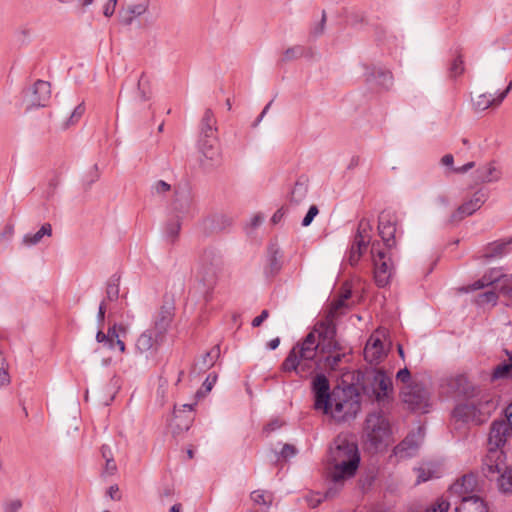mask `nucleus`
I'll list each match as a JSON object with an SVG mask.
<instances>
[{"instance_id":"nucleus-1","label":"nucleus","mask_w":512,"mask_h":512,"mask_svg":"<svg viewBox=\"0 0 512 512\" xmlns=\"http://www.w3.org/2000/svg\"><path fill=\"white\" fill-rule=\"evenodd\" d=\"M360 460L358 445L338 435L330 446L327 468V476L333 485L325 491L323 497L316 500V504L321 503L323 499L334 498L341 490L344 481L356 474Z\"/></svg>"},{"instance_id":"nucleus-2","label":"nucleus","mask_w":512,"mask_h":512,"mask_svg":"<svg viewBox=\"0 0 512 512\" xmlns=\"http://www.w3.org/2000/svg\"><path fill=\"white\" fill-rule=\"evenodd\" d=\"M318 349L315 332H309L289 351L281 364V370L286 373L294 372L301 378L311 376L319 368L320 361L316 359Z\"/></svg>"},{"instance_id":"nucleus-3","label":"nucleus","mask_w":512,"mask_h":512,"mask_svg":"<svg viewBox=\"0 0 512 512\" xmlns=\"http://www.w3.org/2000/svg\"><path fill=\"white\" fill-rule=\"evenodd\" d=\"M357 383L364 393L375 398L378 403H389L393 400V382L382 369L357 374Z\"/></svg>"},{"instance_id":"nucleus-4","label":"nucleus","mask_w":512,"mask_h":512,"mask_svg":"<svg viewBox=\"0 0 512 512\" xmlns=\"http://www.w3.org/2000/svg\"><path fill=\"white\" fill-rule=\"evenodd\" d=\"M364 432L370 447L375 450L387 445L392 431L383 411H374L367 415Z\"/></svg>"},{"instance_id":"nucleus-5","label":"nucleus","mask_w":512,"mask_h":512,"mask_svg":"<svg viewBox=\"0 0 512 512\" xmlns=\"http://www.w3.org/2000/svg\"><path fill=\"white\" fill-rule=\"evenodd\" d=\"M373 265L374 279L378 287H386L395 273L393 263L394 251L383 249L379 241H373L370 249Z\"/></svg>"},{"instance_id":"nucleus-6","label":"nucleus","mask_w":512,"mask_h":512,"mask_svg":"<svg viewBox=\"0 0 512 512\" xmlns=\"http://www.w3.org/2000/svg\"><path fill=\"white\" fill-rule=\"evenodd\" d=\"M361 409L360 394L355 385L340 390L337 400L329 412L338 421H349L356 417Z\"/></svg>"},{"instance_id":"nucleus-7","label":"nucleus","mask_w":512,"mask_h":512,"mask_svg":"<svg viewBox=\"0 0 512 512\" xmlns=\"http://www.w3.org/2000/svg\"><path fill=\"white\" fill-rule=\"evenodd\" d=\"M311 389L314 395V408L328 414L332 410L333 402L337 400L341 389L338 387L331 391L330 382L323 373H319L313 378Z\"/></svg>"},{"instance_id":"nucleus-8","label":"nucleus","mask_w":512,"mask_h":512,"mask_svg":"<svg viewBox=\"0 0 512 512\" xmlns=\"http://www.w3.org/2000/svg\"><path fill=\"white\" fill-rule=\"evenodd\" d=\"M311 332H315L316 341L319 343L321 353H330L342 349V345L335 338L337 328L333 318L320 321Z\"/></svg>"},{"instance_id":"nucleus-9","label":"nucleus","mask_w":512,"mask_h":512,"mask_svg":"<svg viewBox=\"0 0 512 512\" xmlns=\"http://www.w3.org/2000/svg\"><path fill=\"white\" fill-rule=\"evenodd\" d=\"M372 225L368 219H361L354 240L348 252L347 260L351 266L358 264L363 253L366 251L370 241Z\"/></svg>"},{"instance_id":"nucleus-10","label":"nucleus","mask_w":512,"mask_h":512,"mask_svg":"<svg viewBox=\"0 0 512 512\" xmlns=\"http://www.w3.org/2000/svg\"><path fill=\"white\" fill-rule=\"evenodd\" d=\"M402 401L413 411L428 412L429 391L420 383L412 382L403 387Z\"/></svg>"},{"instance_id":"nucleus-11","label":"nucleus","mask_w":512,"mask_h":512,"mask_svg":"<svg viewBox=\"0 0 512 512\" xmlns=\"http://www.w3.org/2000/svg\"><path fill=\"white\" fill-rule=\"evenodd\" d=\"M365 82L375 88L388 90L393 84L392 73L374 64H362Z\"/></svg>"},{"instance_id":"nucleus-12","label":"nucleus","mask_w":512,"mask_h":512,"mask_svg":"<svg viewBox=\"0 0 512 512\" xmlns=\"http://www.w3.org/2000/svg\"><path fill=\"white\" fill-rule=\"evenodd\" d=\"M175 315L174 302L165 300L153 317L150 330L165 339L168 328L170 327Z\"/></svg>"},{"instance_id":"nucleus-13","label":"nucleus","mask_w":512,"mask_h":512,"mask_svg":"<svg viewBox=\"0 0 512 512\" xmlns=\"http://www.w3.org/2000/svg\"><path fill=\"white\" fill-rule=\"evenodd\" d=\"M423 438L424 430L419 426L415 431L410 432L394 447L393 454L399 459H406L415 456Z\"/></svg>"},{"instance_id":"nucleus-14","label":"nucleus","mask_w":512,"mask_h":512,"mask_svg":"<svg viewBox=\"0 0 512 512\" xmlns=\"http://www.w3.org/2000/svg\"><path fill=\"white\" fill-rule=\"evenodd\" d=\"M193 210V197L189 190L179 189L175 191V198L171 203L172 216L184 219Z\"/></svg>"},{"instance_id":"nucleus-15","label":"nucleus","mask_w":512,"mask_h":512,"mask_svg":"<svg viewBox=\"0 0 512 512\" xmlns=\"http://www.w3.org/2000/svg\"><path fill=\"white\" fill-rule=\"evenodd\" d=\"M222 271L212 270L206 267L199 266L197 272V280L201 286V291L205 302L212 299L213 290L218 283V279Z\"/></svg>"},{"instance_id":"nucleus-16","label":"nucleus","mask_w":512,"mask_h":512,"mask_svg":"<svg viewBox=\"0 0 512 512\" xmlns=\"http://www.w3.org/2000/svg\"><path fill=\"white\" fill-rule=\"evenodd\" d=\"M512 428L504 420L494 421L491 424L488 436V446L491 453L497 452V449L504 446L507 436L511 433Z\"/></svg>"},{"instance_id":"nucleus-17","label":"nucleus","mask_w":512,"mask_h":512,"mask_svg":"<svg viewBox=\"0 0 512 512\" xmlns=\"http://www.w3.org/2000/svg\"><path fill=\"white\" fill-rule=\"evenodd\" d=\"M486 199L487 195L482 190L476 191L470 200L465 201L450 216V221H460L465 217L472 215L481 208Z\"/></svg>"},{"instance_id":"nucleus-18","label":"nucleus","mask_w":512,"mask_h":512,"mask_svg":"<svg viewBox=\"0 0 512 512\" xmlns=\"http://www.w3.org/2000/svg\"><path fill=\"white\" fill-rule=\"evenodd\" d=\"M165 339L158 337L156 333L150 329L145 330L136 341V349L140 353L149 352L151 355L156 353Z\"/></svg>"},{"instance_id":"nucleus-19","label":"nucleus","mask_w":512,"mask_h":512,"mask_svg":"<svg viewBox=\"0 0 512 512\" xmlns=\"http://www.w3.org/2000/svg\"><path fill=\"white\" fill-rule=\"evenodd\" d=\"M51 97L50 83L44 80H37L31 89L30 102L34 107H44Z\"/></svg>"},{"instance_id":"nucleus-20","label":"nucleus","mask_w":512,"mask_h":512,"mask_svg":"<svg viewBox=\"0 0 512 512\" xmlns=\"http://www.w3.org/2000/svg\"><path fill=\"white\" fill-rule=\"evenodd\" d=\"M386 355L384 344L380 338L371 336L364 348V358L371 364H378Z\"/></svg>"},{"instance_id":"nucleus-21","label":"nucleus","mask_w":512,"mask_h":512,"mask_svg":"<svg viewBox=\"0 0 512 512\" xmlns=\"http://www.w3.org/2000/svg\"><path fill=\"white\" fill-rule=\"evenodd\" d=\"M195 405L196 403L183 404L180 408L174 407L173 415L176 421L175 428L179 431H187L192 425L194 419L192 412Z\"/></svg>"},{"instance_id":"nucleus-22","label":"nucleus","mask_w":512,"mask_h":512,"mask_svg":"<svg viewBox=\"0 0 512 512\" xmlns=\"http://www.w3.org/2000/svg\"><path fill=\"white\" fill-rule=\"evenodd\" d=\"M199 266L223 271L224 260L222 253L214 247L206 248L200 257Z\"/></svg>"},{"instance_id":"nucleus-23","label":"nucleus","mask_w":512,"mask_h":512,"mask_svg":"<svg viewBox=\"0 0 512 512\" xmlns=\"http://www.w3.org/2000/svg\"><path fill=\"white\" fill-rule=\"evenodd\" d=\"M268 263L265 267L264 273L266 277H275L282 269V253L280 248L276 244H271L268 248Z\"/></svg>"},{"instance_id":"nucleus-24","label":"nucleus","mask_w":512,"mask_h":512,"mask_svg":"<svg viewBox=\"0 0 512 512\" xmlns=\"http://www.w3.org/2000/svg\"><path fill=\"white\" fill-rule=\"evenodd\" d=\"M455 512H488L487 503L477 495L463 496Z\"/></svg>"},{"instance_id":"nucleus-25","label":"nucleus","mask_w":512,"mask_h":512,"mask_svg":"<svg viewBox=\"0 0 512 512\" xmlns=\"http://www.w3.org/2000/svg\"><path fill=\"white\" fill-rule=\"evenodd\" d=\"M477 475L475 473H467L460 479L450 485V492L462 494H471L477 487Z\"/></svg>"},{"instance_id":"nucleus-26","label":"nucleus","mask_w":512,"mask_h":512,"mask_svg":"<svg viewBox=\"0 0 512 512\" xmlns=\"http://www.w3.org/2000/svg\"><path fill=\"white\" fill-rule=\"evenodd\" d=\"M384 216L378 218V233L383 241V249L388 251H394L396 248V226H384Z\"/></svg>"},{"instance_id":"nucleus-27","label":"nucleus","mask_w":512,"mask_h":512,"mask_svg":"<svg viewBox=\"0 0 512 512\" xmlns=\"http://www.w3.org/2000/svg\"><path fill=\"white\" fill-rule=\"evenodd\" d=\"M148 9L146 1L129 5L126 9L119 11L120 21L125 26H130L135 17L143 15Z\"/></svg>"},{"instance_id":"nucleus-28","label":"nucleus","mask_w":512,"mask_h":512,"mask_svg":"<svg viewBox=\"0 0 512 512\" xmlns=\"http://www.w3.org/2000/svg\"><path fill=\"white\" fill-rule=\"evenodd\" d=\"M182 220L172 215L167 219L163 228V235L165 241L169 244L173 245L177 242L182 227Z\"/></svg>"},{"instance_id":"nucleus-29","label":"nucleus","mask_w":512,"mask_h":512,"mask_svg":"<svg viewBox=\"0 0 512 512\" xmlns=\"http://www.w3.org/2000/svg\"><path fill=\"white\" fill-rule=\"evenodd\" d=\"M217 136H200L198 146L200 152L207 159L213 160L219 155Z\"/></svg>"},{"instance_id":"nucleus-30","label":"nucleus","mask_w":512,"mask_h":512,"mask_svg":"<svg viewBox=\"0 0 512 512\" xmlns=\"http://www.w3.org/2000/svg\"><path fill=\"white\" fill-rule=\"evenodd\" d=\"M512 87V81L509 83L507 88L501 92L496 98L492 94H481L478 96L475 107L478 110L484 111L493 105H499L507 96Z\"/></svg>"},{"instance_id":"nucleus-31","label":"nucleus","mask_w":512,"mask_h":512,"mask_svg":"<svg viewBox=\"0 0 512 512\" xmlns=\"http://www.w3.org/2000/svg\"><path fill=\"white\" fill-rule=\"evenodd\" d=\"M476 416V407L469 403L457 405L452 412V417L456 420V422H462L465 424L474 421Z\"/></svg>"},{"instance_id":"nucleus-32","label":"nucleus","mask_w":512,"mask_h":512,"mask_svg":"<svg viewBox=\"0 0 512 512\" xmlns=\"http://www.w3.org/2000/svg\"><path fill=\"white\" fill-rule=\"evenodd\" d=\"M512 243V239L509 240H498L492 243H489L484 251V256L486 258H498L507 254L510 251V244Z\"/></svg>"},{"instance_id":"nucleus-33","label":"nucleus","mask_w":512,"mask_h":512,"mask_svg":"<svg viewBox=\"0 0 512 512\" xmlns=\"http://www.w3.org/2000/svg\"><path fill=\"white\" fill-rule=\"evenodd\" d=\"M417 473L416 484L424 483L433 478H439L438 466L433 462L423 463L420 467L414 469Z\"/></svg>"},{"instance_id":"nucleus-34","label":"nucleus","mask_w":512,"mask_h":512,"mask_svg":"<svg viewBox=\"0 0 512 512\" xmlns=\"http://www.w3.org/2000/svg\"><path fill=\"white\" fill-rule=\"evenodd\" d=\"M503 352L508 357V361L498 364L492 371V380L507 379L512 375V351L504 349Z\"/></svg>"},{"instance_id":"nucleus-35","label":"nucleus","mask_w":512,"mask_h":512,"mask_svg":"<svg viewBox=\"0 0 512 512\" xmlns=\"http://www.w3.org/2000/svg\"><path fill=\"white\" fill-rule=\"evenodd\" d=\"M501 176V172L493 163L484 165L476 170V178L483 183L497 181Z\"/></svg>"},{"instance_id":"nucleus-36","label":"nucleus","mask_w":512,"mask_h":512,"mask_svg":"<svg viewBox=\"0 0 512 512\" xmlns=\"http://www.w3.org/2000/svg\"><path fill=\"white\" fill-rule=\"evenodd\" d=\"M216 119L213 111L210 108H207L204 112V115L201 119L200 123V136H216L217 128H216Z\"/></svg>"},{"instance_id":"nucleus-37","label":"nucleus","mask_w":512,"mask_h":512,"mask_svg":"<svg viewBox=\"0 0 512 512\" xmlns=\"http://www.w3.org/2000/svg\"><path fill=\"white\" fill-rule=\"evenodd\" d=\"M502 274L497 270H492L489 273H486L481 279L475 281L471 285H469L465 291H476L479 289H483L489 285H492L494 282L498 281Z\"/></svg>"},{"instance_id":"nucleus-38","label":"nucleus","mask_w":512,"mask_h":512,"mask_svg":"<svg viewBox=\"0 0 512 512\" xmlns=\"http://www.w3.org/2000/svg\"><path fill=\"white\" fill-rule=\"evenodd\" d=\"M323 361L324 364L331 370L335 371L339 369L340 364L347 358L348 354L345 351V348L342 346V349L339 351H332L330 353H325Z\"/></svg>"},{"instance_id":"nucleus-39","label":"nucleus","mask_w":512,"mask_h":512,"mask_svg":"<svg viewBox=\"0 0 512 512\" xmlns=\"http://www.w3.org/2000/svg\"><path fill=\"white\" fill-rule=\"evenodd\" d=\"M52 234V227L49 223H45L41 226V228L35 233H28L23 237V243L27 246H33L38 244L42 238L46 236H50Z\"/></svg>"},{"instance_id":"nucleus-40","label":"nucleus","mask_w":512,"mask_h":512,"mask_svg":"<svg viewBox=\"0 0 512 512\" xmlns=\"http://www.w3.org/2000/svg\"><path fill=\"white\" fill-rule=\"evenodd\" d=\"M307 182H308V180L305 176H300L297 179V181L291 191V196H290L291 202L299 203L306 197V194L308 191Z\"/></svg>"},{"instance_id":"nucleus-41","label":"nucleus","mask_w":512,"mask_h":512,"mask_svg":"<svg viewBox=\"0 0 512 512\" xmlns=\"http://www.w3.org/2000/svg\"><path fill=\"white\" fill-rule=\"evenodd\" d=\"M120 275L115 273L107 281L105 301H116L119 298Z\"/></svg>"},{"instance_id":"nucleus-42","label":"nucleus","mask_w":512,"mask_h":512,"mask_svg":"<svg viewBox=\"0 0 512 512\" xmlns=\"http://www.w3.org/2000/svg\"><path fill=\"white\" fill-rule=\"evenodd\" d=\"M134 98L136 101L141 103L149 100L150 98L149 83L144 74H142L138 79Z\"/></svg>"},{"instance_id":"nucleus-43","label":"nucleus","mask_w":512,"mask_h":512,"mask_svg":"<svg viewBox=\"0 0 512 512\" xmlns=\"http://www.w3.org/2000/svg\"><path fill=\"white\" fill-rule=\"evenodd\" d=\"M206 222L210 223L211 229L215 231H222L231 225V219L222 214L213 215Z\"/></svg>"},{"instance_id":"nucleus-44","label":"nucleus","mask_w":512,"mask_h":512,"mask_svg":"<svg viewBox=\"0 0 512 512\" xmlns=\"http://www.w3.org/2000/svg\"><path fill=\"white\" fill-rule=\"evenodd\" d=\"M498 301V294L494 290H488L483 293H480L475 298V303L484 307L485 305L495 306Z\"/></svg>"},{"instance_id":"nucleus-45","label":"nucleus","mask_w":512,"mask_h":512,"mask_svg":"<svg viewBox=\"0 0 512 512\" xmlns=\"http://www.w3.org/2000/svg\"><path fill=\"white\" fill-rule=\"evenodd\" d=\"M216 380L217 375L215 373H210L203 382L202 387L196 392L195 398L201 399L205 397L212 390Z\"/></svg>"},{"instance_id":"nucleus-46","label":"nucleus","mask_w":512,"mask_h":512,"mask_svg":"<svg viewBox=\"0 0 512 512\" xmlns=\"http://www.w3.org/2000/svg\"><path fill=\"white\" fill-rule=\"evenodd\" d=\"M498 486L501 492H512V468L506 469L498 480Z\"/></svg>"},{"instance_id":"nucleus-47","label":"nucleus","mask_w":512,"mask_h":512,"mask_svg":"<svg viewBox=\"0 0 512 512\" xmlns=\"http://www.w3.org/2000/svg\"><path fill=\"white\" fill-rule=\"evenodd\" d=\"M304 53V47L296 45L286 49L281 58V62H288L300 58Z\"/></svg>"},{"instance_id":"nucleus-48","label":"nucleus","mask_w":512,"mask_h":512,"mask_svg":"<svg viewBox=\"0 0 512 512\" xmlns=\"http://www.w3.org/2000/svg\"><path fill=\"white\" fill-rule=\"evenodd\" d=\"M465 72L464 61L461 55H458L450 64V79L457 78Z\"/></svg>"},{"instance_id":"nucleus-49","label":"nucleus","mask_w":512,"mask_h":512,"mask_svg":"<svg viewBox=\"0 0 512 512\" xmlns=\"http://www.w3.org/2000/svg\"><path fill=\"white\" fill-rule=\"evenodd\" d=\"M10 383V375L8 373V364L4 354L0 351V387Z\"/></svg>"},{"instance_id":"nucleus-50","label":"nucleus","mask_w":512,"mask_h":512,"mask_svg":"<svg viewBox=\"0 0 512 512\" xmlns=\"http://www.w3.org/2000/svg\"><path fill=\"white\" fill-rule=\"evenodd\" d=\"M171 190V185L164 180H158L151 186V193L162 195Z\"/></svg>"},{"instance_id":"nucleus-51","label":"nucleus","mask_w":512,"mask_h":512,"mask_svg":"<svg viewBox=\"0 0 512 512\" xmlns=\"http://www.w3.org/2000/svg\"><path fill=\"white\" fill-rule=\"evenodd\" d=\"M346 307H347V304L344 302V299H340V298L335 299L331 303L328 317L333 318V319L336 318L338 316L339 312Z\"/></svg>"},{"instance_id":"nucleus-52","label":"nucleus","mask_w":512,"mask_h":512,"mask_svg":"<svg viewBox=\"0 0 512 512\" xmlns=\"http://www.w3.org/2000/svg\"><path fill=\"white\" fill-rule=\"evenodd\" d=\"M84 112H85V106L83 103L76 106L74 108L73 112L71 113L68 121L66 122L65 127H69L70 125L75 124L82 117Z\"/></svg>"},{"instance_id":"nucleus-53","label":"nucleus","mask_w":512,"mask_h":512,"mask_svg":"<svg viewBox=\"0 0 512 512\" xmlns=\"http://www.w3.org/2000/svg\"><path fill=\"white\" fill-rule=\"evenodd\" d=\"M96 341L98 343H103L105 347L108 349H114L116 344L115 338H109L108 336H105V333L102 331V329H98L96 333Z\"/></svg>"},{"instance_id":"nucleus-54","label":"nucleus","mask_w":512,"mask_h":512,"mask_svg":"<svg viewBox=\"0 0 512 512\" xmlns=\"http://www.w3.org/2000/svg\"><path fill=\"white\" fill-rule=\"evenodd\" d=\"M449 163H450V172H455V173H465L466 171H468L469 169L473 168L475 166V163L473 161H469L467 162L466 164L462 165V166H455L454 165V158L453 156L450 154V160H449Z\"/></svg>"},{"instance_id":"nucleus-55","label":"nucleus","mask_w":512,"mask_h":512,"mask_svg":"<svg viewBox=\"0 0 512 512\" xmlns=\"http://www.w3.org/2000/svg\"><path fill=\"white\" fill-rule=\"evenodd\" d=\"M318 213H319L318 207L316 205H311L310 208L308 209V212L306 213V215L304 216V218L302 220V226H304V227L309 226L312 223V221L314 220V218L317 216Z\"/></svg>"},{"instance_id":"nucleus-56","label":"nucleus","mask_w":512,"mask_h":512,"mask_svg":"<svg viewBox=\"0 0 512 512\" xmlns=\"http://www.w3.org/2000/svg\"><path fill=\"white\" fill-rule=\"evenodd\" d=\"M297 453H298V450L294 445L286 443L283 445V447L280 451V456L284 459H289V458L296 456Z\"/></svg>"},{"instance_id":"nucleus-57","label":"nucleus","mask_w":512,"mask_h":512,"mask_svg":"<svg viewBox=\"0 0 512 512\" xmlns=\"http://www.w3.org/2000/svg\"><path fill=\"white\" fill-rule=\"evenodd\" d=\"M326 20H327V17H326V12L323 10L322 11V17H321V20L318 24H316L312 30H311V33L315 36V37H318L320 35H322L324 33V30H325V25H326Z\"/></svg>"},{"instance_id":"nucleus-58","label":"nucleus","mask_w":512,"mask_h":512,"mask_svg":"<svg viewBox=\"0 0 512 512\" xmlns=\"http://www.w3.org/2000/svg\"><path fill=\"white\" fill-rule=\"evenodd\" d=\"M214 361L210 357H206V353L202 356L201 360L196 363V367L200 372L210 369L214 365Z\"/></svg>"},{"instance_id":"nucleus-59","label":"nucleus","mask_w":512,"mask_h":512,"mask_svg":"<svg viewBox=\"0 0 512 512\" xmlns=\"http://www.w3.org/2000/svg\"><path fill=\"white\" fill-rule=\"evenodd\" d=\"M396 379L400 382H402L403 384L408 385L411 382V372L409 371V369L407 367H404L402 369H400L397 374H396Z\"/></svg>"},{"instance_id":"nucleus-60","label":"nucleus","mask_w":512,"mask_h":512,"mask_svg":"<svg viewBox=\"0 0 512 512\" xmlns=\"http://www.w3.org/2000/svg\"><path fill=\"white\" fill-rule=\"evenodd\" d=\"M107 305L105 300H102L99 304L98 313H97V325L99 329L103 328L104 321H105V314H106Z\"/></svg>"},{"instance_id":"nucleus-61","label":"nucleus","mask_w":512,"mask_h":512,"mask_svg":"<svg viewBox=\"0 0 512 512\" xmlns=\"http://www.w3.org/2000/svg\"><path fill=\"white\" fill-rule=\"evenodd\" d=\"M424 512H448V501L442 500L439 503L432 504Z\"/></svg>"},{"instance_id":"nucleus-62","label":"nucleus","mask_w":512,"mask_h":512,"mask_svg":"<svg viewBox=\"0 0 512 512\" xmlns=\"http://www.w3.org/2000/svg\"><path fill=\"white\" fill-rule=\"evenodd\" d=\"M118 0H108L107 3L103 7V14L106 17H111L114 12L117 5Z\"/></svg>"},{"instance_id":"nucleus-63","label":"nucleus","mask_w":512,"mask_h":512,"mask_svg":"<svg viewBox=\"0 0 512 512\" xmlns=\"http://www.w3.org/2000/svg\"><path fill=\"white\" fill-rule=\"evenodd\" d=\"M269 317V311L267 309L262 310L260 315L252 320V327H259Z\"/></svg>"},{"instance_id":"nucleus-64","label":"nucleus","mask_w":512,"mask_h":512,"mask_svg":"<svg viewBox=\"0 0 512 512\" xmlns=\"http://www.w3.org/2000/svg\"><path fill=\"white\" fill-rule=\"evenodd\" d=\"M22 503L20 500H12L5 506V512H18L21 508Z\"/></svg>"}]
</instances>
